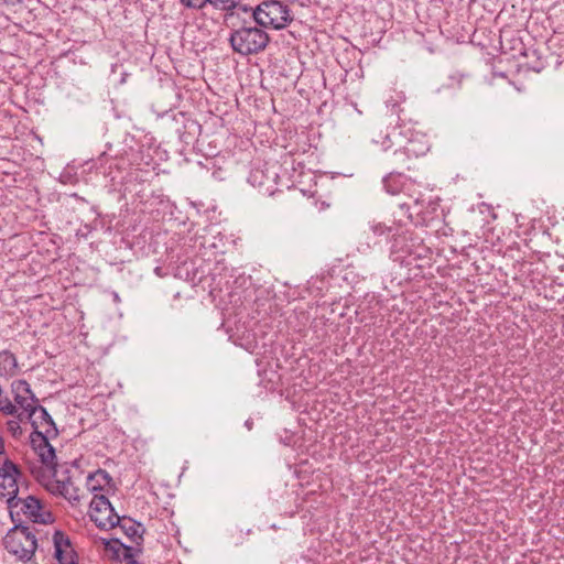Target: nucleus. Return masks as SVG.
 <instances>
[{
    "label": "nucleus",
    "mask_w": 564,
    "mask_h": 564,
    "mask_svg": "<svg viewBox=\"0 0 564 564\" xmlns=\"http://www.w3.org/2000/svg\"><path fill=\"white\" fill-rule=\"evenodd\" d=\"M382 185L384 191L390 195L404 193L410 198H413L424 186L408 175L397 171H392L384 175L382 178Z\"/></svg>",
    "instance_id": "obj_11"
},
{
    "label": "nucleus",
    "mask_w": 564,
    "mask_h": 564,
    "mask_svg": "<svg viewBox=\"0 0 564 564\" xmlns=\"http://www.w3.org/2000/svg\"><path fill=\"white\" fill-rule=\"evenodd\" d=\"M269 43V35L258 26H241L230 35V44L241 55L257 54Z\"/></svg>",
    "instance_id": "obj_6"
},
{
    "label": "nucleus",
    "mask_w": 564,
    "mask_h": 564,
    "mask_svg": "<svg viewBox=\"0 0 564 564\" xmlns=\"http://www.w3.org/2000/svg\"><path fill=\"white\" fill-rule=\"evenodd\" d=\"M253 18L259 25L273 30L284 29L292 21L289 7L278 0L259 4L253 11Z\"/></svg>",
    "instance_id": "obj_8"
},
{
    "label": "nucleus",
    "mask_w": 564,
    "mask_h": 564,
    "mask_svg": "<svg viewBox=\"0 0 564 564\" xmlns=\"http://www.w3.org/2000/svg\"><path fill=\"white\" fill-rule=\"evenodd\" d=\"M8 462H10V460L6 456L4 443H3L2 437L0 436V467L2 465H4V463H8Z\"/></svg>",
    "instance_id": "obj_22"
},
{
    "label": "nucleus",
    "mask_w": 564,
    "mask_h": 564,
    "mask_svg": "<svg viewBox=\"0 0 564 564\" xmlns=\"http://www.w3.org/2000/svg\"><path fill=\"white\" fill-rule=\"evenodd\" d=\"M8 508L12 520L23 522L46 524L53 521L52 513L47 511L42 502L33 497L13 498L8 501Z\"/></svg>",
    "instance_id": "obj_5"
},
{
    "label": "nucleus",
    "mask_w": 564,
    "mask_h": 564,
    "mask_svg": "<svg viewBox=\"0 0 564 564\" xmlns=\"http://www.w3.org/2000/svg\"><path fill=\"white\" fill-rule=\"evenodd\" d=\"M505 39H506V34H501L500 40H501V45L502 46H503V43H505Z\"/></svg>",
    "instance_id": "obj_23"
},
{
    "label": "nucleus",
    "mask_w": 564,
    "mask_h": 564,
    "mask_svg": "<svg viewBox=\"0 0 564 564\" xmlns=\"http://www.w3.org/2000/svg\"><path fill=\"white\" fill-rule=\"evenodd\" d=\"M111 477L104 469H97L86 477V489L94 495H108L112 489Z\"/></svg>",
    "instance_id": "obj_14"
},
{
    "label": "nucleus",
    "mask_w": 564,
    "mask_h": 564,
    "mask_svg": "<svg viewBox=\"0 0 564 564\" xmlns=\"http://www.w3.org/2000/svg\"><path fill=\"white\" fill-rule=\"evenodd\" d=\"M21 473L12 462L4 463L0 467V498L12 500L19 492L18 480Z\"/></svg>",
    "instance_id": "obj_12"
},
{
    "label": "nucleus",
    "mask_w": 564,
    "mask_h": 564,
    "mask_svg": "<svg viewBox=\"0 0 564 564\" xmlns=\"http://www.w3.org/2000/svg\"><path fill=\"white\" fill-rule=\"evenodd\" d=\"M207 4L213 6L217 10L232 11L238 4V0H208Z\"/></svg>",
    "instance_id": "obj_18"
},
{
    "label": "nucleus",
    "mask_w": 564,
    "mask_h": 564,
    "mask_svg": "<svg viewBox=\"0 0 564 564\" xmlns=\"http://www.w3.org/2000/svg\"><path fill=\"white\" fill-rule=\"evenodd\" d=\"M528 73H529V66L528 65H520L518 70H517V74L510 80V84H512L518 91H524L525 90Z\"/></svg>",
    "instance_id": "obj_17"
},
{
    "label": "nucleus",
    "mask_w": 564,
    "mask_h": 564,
    "mask_svg": "<svg viewBox=\"0 0 564 564\" xmlns=\"http://www.w3.org/2000/svg\"><path fill=\"white\" fill-rule=\"evenodd\" d=\"M370 229L377 237H390L399 234V228H397L394 225L388 226L384 223H372L370 225Z\"/></svg>",
    "instance_id": "obj_16"
},
{
    "label": "nucleus",
    "mask_w": 564,
    "mask_h": 564,
    "mask_svg": "<svg viewBox=\"0 0 564 564\" xmlns=\"http://www.w3.org/2000/svg\"><path fill=\"white\" fill-rule=\"evenodd\" d=\"M372 142L383 151L392 150L393 147H403L416 159L425 155L431 149L427 135L404 122L398 123L386 131H379L372 138Z\"/></svg>",
    "instance_id": "obj_2"
},
{
    "label": "nucleus",
    "mask_w": 564,
    "mask_h": 564,
    "mask_svg": "<svg viewBox=\"0 0 564 564\" xmlns=\"http://www.w3.org/2000/svg\"><path fill=\"white\" fill-rule=\"evenodd\" d=\"M22 417H17L13 420L8 421L7 426L8 431L11 433L12 436L19 437L22 434V427L20 424Z\"/></svg>",
    "instance_id": "obj_19"
},
{
    "label": "nucleus",
    "mask_w": 564,
    "mask_h": 564,
    "mask_svg": "<svg viewBox=\"0 0 564 564\" xmlns=\"http://www.w3.org/2000/svg\"><path fill=\"white\" fill-rule=\"evenodd\" d=\"M88 514L90 520L102 530L113 529L121 522L108 497L104 494L93 497Z\"/></svg>",
    "instance_id": "obj_10"
},
{
    "label": "nucleus",
    "mask_w": 564,
    "mask_h": 564,
    "mask_svg": "<svg viewBox=\"0 0 564 564\" xmlns=\"http://www.w3.org/2000/svg\"><path fill=\"white\" fill-rule=\"evenodd\" d=\"M516 42L517 43L510 47V50L512 51V56L513 57H516V56H523V57H525L527 56L525 45L523 44L521 39L516 40Z\"/></svg>",
    "instance_id": "obj_21"
},
{
    "label": "nucleus",
    "mask_w": 564,
    "mask_h": 564,
    "mask_svg": "<svg viewBox=\"0 0 564 564\" xmlns=\"http://www.w3.org/2000/svg\"><path fill=\"white\" fill-rule=\"evenodd\" d=\"M281 166L278 162H265L262 165L253 166L249 173V184L257 188L261 194L271 196L279 191L282 185L280 175Z\"/></svg>",
    "instance_id": "obj_9"
},
{
    "label": "nucleus",
    "mask_w": 564,
    "mask_h": 564,
    "mask_svg": "<svg viewBox=\"0 0 564 564\" xmlns=\"http://www.w3.org/2000/svg\"><path fill=\"white\" fill-rule=\"evenodd\" d=\"M3 544L10 554L21 561H30L37 547L35 535L22 524H15L9 530Z\"/></svg>",
    "instance_id": "obj_7"
},
{
    "label": "nucleus",
    "mask_w": 564,
    "mask_h": 564,
    "mask_svg": "<svg viewBox=\"0 0 564 564\" xmlns=\"http://www.w3.org/2000/svg\"><path fill=\"white\" fill-rule=\"evenodd\" d=\"M11 389L19 417L28 416L32 426L40 423V421L51 419L47 411L39 404L30 384L25 380L13 381Z\"/></svg>",
    "instance_id": "obj_3"
},
{
    "label": "nucleus",
    "mask_w": 564,
    "mask_h": 564,
    "mask_svg": "<svg viewBox=\"0 0 564 564\" xmlns=\"http://www.w3.org/2000/svg\"><path fill=\"white\" fill-rule=\"evenodd\" d=\"M496 76H498V77H500V78H505V75H503L502 73H501V74H499V75H496V74H494V75H492V77H494V78H495Z\"/></svg>",
    "instance_id": "obj_24"
},
{
    "label": "nucleus",
    "mask_w": 564,
    "mask_h": 564,
    "mask_svg": "<svg viewBox=\"0 0 564 564\" xmlns=\"http://www.w3.org/2000/svg\"><path fill=\"white\" fill-rule=\"evenodd\" d=\"M393 153L390 159V163L398 167H405L406 170H410V163L414 159H416L414 155L410 154V151L403 147H393Z\"/></svg>",
    "instance_id": "obj_15"
},
{
    "label": "nucleus",
    "mask_w": 564,
    "mask_h": 564,
    "mask_svg": "<svg viewBox=\"0 0 564 564\" xmlns=\"http://www.w3.org/2000/svg\"><path fill=\"white\" fill-rule=\"evenodd\" d=\"M180 2L187 9L200 10L207 4L208 0H180Z\"/></svg>",
    "instance_id": "obj_20"
},
{
    "label": "nucleus",
    "mask_w": 564,
    "mask_h": 564,
    "mask_svg": "<svg viewBox=\"0 0 564 564\" xmlns=\"http://www.w3.org/2000/svg\"><path fill=\"white\" fill-rule=\"evenodd\" d=\"M412 199V207H406L408 218L411 223L416 226H429L438 217L441 198L427 185H424Z\"/></svg>",
    "instance_id": "obj_4"
},
{
    "label": "nucleus",
    "mask_w": 564,
    "mask_h": 564,
    "mask_svg": "<svg viewBox=\"0 0 564 564\" xmlns=\"http://www.w3.org/2000/svg\"><path fill=\"white\" fill-rule=\"evenodd\" d=\"M33 429L34 432L30 436L31 445L43 464L37 480L52 495L65 498L73 506L78 505L85 496L84 489L79 486L84 476L76 467L55 463V449L48 443V436L56 435L52 417L40 421Z\"/></svg>",
    "instance_id": "obj_1"
},
{
    "label": "nucleus",
    "mask_w": 564,
    "mask_h": 564,
    "mask_svg": "<svg viewBox=\"0 0 564 564\" xmlns=\"http://www.w3.org/2000/svg\"><path fill=\"white\" fill-rule=\"evenodd\" d=\"M54 557L58 564H77V555L69 538L56 531L53 535Z\"/></svg>",
    "instance_id": "obj_13"
}]
</instances>
